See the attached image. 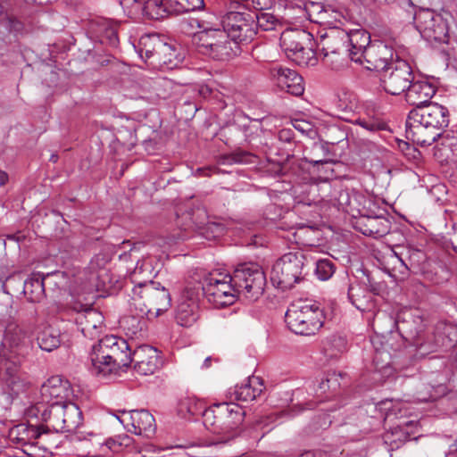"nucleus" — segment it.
<instances>
[{
  "mask_svg": "<svg viewBox=\"0 0 457 457\" xmlns=\"http://www.w3.org/2000/svg\"><path fill=\"white\" fill-rule=\"evenodd\" d=\"M155 271L150 258L137 262L129 275L134 284L131 295V305L138 310L141 315L160 316L167 312L171 305V298L168 290L160 283L152 280Z\"/></svg>",
  "mask_w": 457,
  "mask_h": 457,
  "instance_id": "obj_1",
  "label": "nucleus"
},
{
  "mask_svg": "<svg viewBox=\"0 0 457 457\" xmlns=\"http://www.w3.org/2000/svg\"><path fill=\"white\" fill-rule=\"evenodd\" d=\"M449 125V112L446 107L429 103L415 107L406 120V137L421 146L430 145Z\"/></svg>",
  "mask_w": 457,
  "mask_h": 457,
  "instance_id": "obj_2",
  "label": "nucleus"
},
{
  "mask_svg": "<svg viewBox=\"0 0 457 457\" xmlns=\"http://www.w3.org/2000/svg\"><path fill=\"white\" fill-rule=\"evenodd\" d=\"M133 352L129 343L116 336H106L92 346L89 370L100 378L116 374L132 362Z\"/></svg>",
  "mask_w": 457,
  "mask_h": 457,
  "instance_id": "obj_3",
  "label": "nucleus"
},
{
  "mask_svg": "<svg viewBox=\"0 0 457 457\" xmlns=\"http://www.w3.org/2000/svg\"><path fill=\"white\" fill-rule=\"evenodd\" d=\"M245 417L244 409L235 403H213L203 414L204 425L212 433L221 436L220 442L234 438Z\"/></svg>",
  "mask_w": 457,
  "mask_h": 457,
  "instance_id": "obj_4",
  "label": "nucleus"
},
{
  "mask_svg": "<svg viewBox=\"0 0 457 457\" xmlns=\"http://www.w3.org/2000/svg\"><path fill=\"white\" fill-rule=\"evenodd\" d=\"M285 319L291 331L303 336L314 335L324 323L323 311L317 303L308 301L292 303Z\"/></svg>",
  "mask_w": 457,
  "mask_h": 457,
  "instance_id": "obj_5",
  "label": "nucleus"
},
{
  "mask_svg": "<svg viewBox=\"0 0 457 457\" xmlns=\"http://www.w3.org/2000/svg\"><path fill=\"white\" fill-rule=\"evenodd\" d=\"M201 290L208 302L216 308L231 305L239 296L236 287H234L233 275L218 270L210 272L204 278L203 286L200 287Z\"/></svg>",
  "mask_w": 457,
  "mask_h": 457,
  "instance_id": "obj_6",
  "label": "nucleus"
},
{
  "mask_svg": "<svg viewBox=\"0 0 457 457\" xmlns=\"http://www.w3.org/2000/svg\"><path fill=\"white\" fill-rule=\"evenodd\" d=\"M305 257L300 253H287L273 264L270 271L272 284L287 290L303 278Z\"/></svg>",
  "mask_w": 457,
  "mask_h": 457,
  "instance_id": "obj_7",
  "label": "nucleus"
},
{
  "mask_svg": "<svg viewBox=\"0 0 457 457\" xmlns=\"http://www.w3.org/2000/svg\"><path fill=\"white\" fill-rule=\"evenodd\" d=\"M234 287L238 295L250 302L256 301L262 295L266 285V278L262 270L254 263L239 265L233 272Z\"/></svg>",
  "mask_w": 457,
  "mask_h": 457,
  "instance_id": "obj_8",
  "label": "nucleus"
},
{
  "mask_svg": "<svg viewBox=\"0 0 457 457\" xmlns=\"http://www.w3.org/2000/svg\"><path fill=\"white\" fill-rule=\"evenodd\" d=\"M193 43L199 53L216 60H226L233 55L232 42L223 29L194 32Z\"/></svg>",
  "mask_w": 457,
  "mask_h": 457,
  "instance_id": "obj_9",
  "label": "nucleus"
},
{
  "mask_svg": "<svg viewBox=\"0 0 457 457\" xmlns=\"http://www.w3.org/2000/svg\"><path fill=\"white\" fill-rule=\"evenodd\" d=\"M312 35L303 29H287L280 37V46L287 56L298 65H310L315 62L314 53L308 47Z\"/></svg>",
  "mask_w": 457,
  "mask_h": 457,
  "instance_id": "obj_10",
  "label": "nucleus"
},
{
  "mask_svg": "<svg viewBox=\"0 0 457 457\" xmlns=\"http://www.w3.org/2000/svg\"><path fill=\"white\" fill-rule=\"evenodd\" d=\"M43 416L48 426L56 432H72L82 424V411L71 401L51 404Z\"/></svg>",
  "mask_w": 457,
  "mask_h": 457,
  "instance_id": "obj_11",
  "label": "nucleus"
},
{
  "mask_svg": "<svg viewBox=\"0 0 457 457\" xmlns=\"http://www.w3.org/2000/svg\"><path fill=\"white\" fill-rule=\"evenodd\" d=\"M413 20L416 29L427 41H446L448 26L442 15L430 9H420L415 12Z\"/></svg>",
  "mask_w": 457,
  "mask_h": 457,
  "instance_id": "obj_12",
  "label": "nucleus"
},
{
  "mask_svg": "<svg viewBox=\"0 0 457 457\" xmlns=\"http://www.w3.org/2000/svg\"><path fill=\"white\" fill-rule=\"evenodd\" d=\"M413 80V73L410 64L396 59L387 69L382 71L380 82L384 90L393 96L403 93Z\"/></svg>",
  "mask_w": 457,
  "mask_h": 457,
  "instance_id": "obj_13",
  "label": "nucleus"
},
{
  "mask_svg": "<svg viewBox=\"0 0 457 457\" xmlns=\"http://www.w3.org/2000/svg\"><path fill=\"white\" fill-rule=\"evenodd\" d=\"M222 27L235 47H237V41L252 40L256 34L254 18L249 12H228L222 20Z\"/></svg>",
  "mask_w": 457,
  "mask_h": 457,
  "instance_id": "obj_14",
  "label": "nucleus"
},
{
  "mask_svg": "<svg viewBox=\"0 0 457 457\" xmlns=\"http://www.w3.org/2000/svg\"><path fill=\"white\" fill-rule=\"evenodd\" d=\"M199 296V286H188L182 291L176 311V320L179 326L190 328L196 322Z\"/></svg>",
  "mask_w": 457,
  "mask_h": 457,
  "instance_id": "obj_15",
  "label": "nucleus"
},
{
  "mask_svg": "<svg viewBox=\"0 0 457 457\" xmlns=\"http://www.w3.org/2000/svg\"><path fill=\"white\" fill-rule=\"evenodd\" d=\"M118 420L126 427L131 426L129 430L136 435L150 437L156 429L155 420L146 410L123 411Z\"/></svg>",
  "mask_w": 457,
  "mask_h": 457,
  "instance_id": "obj_16",
  "label": "nucleus"
},
{
  "mask_svg": "<svg viewBox=\"0 0 457 457\" xmlns=\"http://www.w3.org/2000/svg\"><path fill=\"white\" fill-rule=\"evenodd\" d=\"M394 55L391 46L383 41H375L366 49L362 61L367 63L368 70L383 71L395 61Z\"/></svg>",
  "mask_w": 457,
  "mask_h": 457,
  "instance_id": "obj_17",
  "label": "nucleus"
},
{
  "mask_svg": "<svg viewBox=\"0 0 457 457\" xmlns=\"http://www.w3.org/2000/svg\"><path fill=\"white\" fill-rule=\"evenodd\" d=\"M41 394L51 406V404H61L71 401L73 391L67 379L60 376H53L42 386Z\"/></svg>",
  "mask_w": 457,
  "mask_h": 457,
  "instance_id": "obj_18",
  "label": "nucleus"
},
{
  "mask_svg": "<svg viewBox=\"0 0 457 457\" xmlns=\"http://www.w3.org/2000/svg\"><path fill=\"white\" fill-rule=\"evenodd\" d=\"M30 345L27 332L16 324H9L4 331L3 341L0 344V355L7 357L8 353H21Z\"/></svg>",
  "mask_w": 457,
  "mask_h": 457,
  "instance_id": "obj_19",
  "label": "nucleus"
},
{
  "mask_svg": "<svg viewBox=\"0 0 457 457\" xmlns=\"http://www.w3.org/2000/svg\"><path fill=\"white\" fill-rule=\"evenodd\" d=\"M75 322L85 337L97 339L104 330V316L93 308H86L79 312Z\"/></svg>",
  "mask_w": 457,
  "mask_h": 457,
  "instance_id": "obj_20",
  "label": "nucleus"
},
{
  "mask_svg": "<svg viewBox=\"0 0 457 457\" xmlns=\"http://www.w3.org/2000/svg\"><path fill=\"white\" fill-rule=\"evenodd\" d=\"M270 75L281 90L295 96L303 94V79L295 71L276 66L270 70Z\"/></svg>",
  "mask_w": 457,
  "mask_h": 457,
  "instance_id": "obj_21",
  "label": "nucleus"
},
{
  "mask_svg": "<svg viewBox=\"0 0 457 457\" xmlns=\"http://www.w3.org/2000/svg\"><path fill=\"white\" fill-rule=\"evenodd\" d=\"M132 361L134 369L139 375L154 374L161 365V360L155 348L141 345L133 351Z\"/></svg>",
  "mask_w": 457,
  "mask_h": 457,
  "instance_id": "obj_22",
  "label": "nucleus"
},
{
  "mask_svg": "<svg viewBox=\"0 0 457 457\" xmlns=\"http://www.w3.org/2000/svg\"><path fill=\"white\" fill-rule=\"evenodd\" d=\"M354 227L363 235L378 238L389 233L391 222L383 215H370L368 210L366 214L357 219Z\"/></svg>",
  "mask_w": 457,
  "mask_h": 457,
  "instance_id": "obj_23",
  "label": "nucleus"
},
{
  "mask_svg": "<svg viewBox=\"0 0 457 457\" xmlns=\"http://www.w3.org/2000/svg\"><path fill=\"white\" fill-rule=\"evenodd\" d=\"M339 207L353 217H361L367 213L371 200L363 194L352 190H343L339 193L337 198Z\"/></svg>",
  "mask_w": 457,
  "mask_h": 457,
  "instance_id": "obj_24",
  "label": "nucleus"
},
{
  "mask_svg": "<svg viewBox=\"0 0 457 457\" xmlns=\"http://www.w3.org/2000/svg\"><path fill=\"white\" fill-rule=\"evenodd\" d=\"M265 386L261 378L256 376L249 377L240 385H237L228 392L230 400L238 402H252L262 395Z\"/></svg>",
  "mask_w": 457,
  "mask_h": 457,
  "instance_id": "obj_25",
  "label": "nucleus"
},
{
  "mask_svg": "<svg viewBox=\"0 0 457 457\" xmlns=\"http://www.w3.org/2000/svg\"><path fill=\"white\" fill-rule=\"evenodd\" d=\"M160 48L152 61L153 68H165L172 70L176 68L184 59V55L179 48L175 45L168 44L162 41L159 44Z\"/></svg>",
  "mask_w": 457,
  "mask_h": 457,
  "instance_id": "obj_26",
  "label": "nucleus"
},
{
  "mask_svg": "<svg viewBox=\"0 0 457 457\" xmlns=\"http://www.w3.org/2000/svg\"><path fill=\"white\" fill-rule=\"evenodd\" d=\"M371 44L370 36L364 29H358L347 32V50L350 53V59L355 62L363 63L364 53Z\"/></svg>",
  "mask_w": 457,
  "mask_h": 457,
  "instance_id": "obj_27",
  "label": "nucleus"
},
{
  "mask_svg": "<svg viewBox=\"0 0 457 457\" xmlns=\"http://www.w3.org/2000/svg\"><path fill=\"white\" fill-rule=\"evenodd\" d=\"M406 101L415 107L425 106L436 94L435 87L428 81H414L409 84Z\"/></svg>",
  "mask_w": 457,
  "mask_h": 457,
  "instance_id": "obj_28",
  "label": "nucleus"
},
{
  "mask_svg": "<svg viewBox=\"0 0 457 457\" xmlns=\"http://www.w3.org/2000/svg\"><path fill=\"white\" fill-rule=\"evenodd\" d=\"M347 31L341 29H332L320 36L317 47L322 54L347 50Z\"/></svg>",
  "mask_w": 457,
  "mask_h": 457,
  "instance_id": "obj_29",
  "label": "nucleus"
},
{
  "mask_svg": "<svg viewBox=\"0 0 457 457\" xmlns=\"http://www.w3.org/2000/svg\"><path fill=\"white\" fill-rule=\"evenodd\" d=\"M347 296L349 302L359 311L373 312L376 308L372 293L360 284H352L348 287Z\"/></svg>",
  "mask_w": 457,
  "mask_h": 457,
  "instance_id": "obj_30",
  "label": "nucleus"
},
{
  "mask_svg": "<svg viewBox=\"0 0 457 457\" xmlns=\"http://www.w3.org/2000/svg\"><path fill=\"white\" fill-rule=\"evenodd\" d=\"M162 40L155 34H146L139 38L137 49L139 56L152 66V61L154 60Z\"/></svg>",
  "mask_w": 457,
  "mask_h": 457,
  "instance_id": "obj_31",
  "label": "nucleus"
},
{
  "mask_svg": "<svg viewBox=\"0 0 457 457\" xmlns=\"http://www.w3.org/2000/svg\"><path fill=\"white\" fill-rule=\"evenodd\" d=\"M171 4L172 2H170V0L167 2H164V0H144L140 12L148 19H163L174 14L171 12Z\"/></svg>",
  "mask_w": 457,
  "mask_h": 457,
  "instance_id": "obj_32",
  "label": "nucleus"
},
{
  "mask_svg": "<svg viewBox=\"0 0 457 457\" xmlns=\"http://www.w3.org/2000/svg\"><path fill=\"white\" fill-rule=\"evenodd\" d=\"M342 118L353 124L359 125L369 132L382 130L386 127L382 120L373 112H367L358 115L353 114L351 118L347 116H343Z\"/></svg>",
  "mask_w": 457,
  "mask_h": 457,
  "instance_id": "obj_33",
  "label": "nucleus"
},
{
  "mask_svg": "<svg viewBox=\"0 0 457 457\" xmlns=\"http://www.w3.org/2000/svg\"><path fill=\"white\" fill-rule=\"evenodd\" d=\"M386 270L396 280H403L409 276V267L395 251L386 256Z\"/></svg>",
  "mask_w": 457,
  "mask_h": 457,
  "instance_id": "obj_34",
  "label": "nucleus"
},
{
  "mask_svg": "<svg viewBox=\"0 0 457 457\" xmlns=\"http://www.w3.org/2000/svg\"><path fill=\"white\" fill-rule=\"evenodd\" d=\"M3 380L7 387L6 393L8 395H18L24 390L25 384L20 376L18 367L14 364L5 368Z\"/></svg>",
  "mask_w": 457,
  "mask_h": 457,
  "instance_id": "obj_35",
  "label": "nucleus"
},
{
  "mask_svg": "<svg viewBox=\"0 0 457 457\" xmlns=\"http://www.w3.org/2000/svg\"><path fill=\"white\" fill-rule=\"evenodd\" d=\"M38 346L46 352H52L60 346L61 339L59 331L53 328H45L37 337Z\"/></svg>",
  "mask_w": 457,
  "mask_h": 457,
  "instance_id": "obj_36",
  "label": "nucleus"
},
{
  "mask_svg": "<svg viewBox=\"0 0 457 457\" xmlns=\"http://www.w3.org/2000/svg\"><path fill=\"white\" fill-rule=\"evenodd\" d=\"M23 292L31 302H38L44 295L43 278L34 275L24 282Z\"/></svg>",
  "mask_w": 457,
  "mask_h": 457,
  "instance_id": "obj_37",
  "label": "nucleus"
},
{
  "mask_svg": "<svg viewBox=\"0 0 457 457\" xmlns=\"http://www.w3.org/2000/svg\"><path fill=\"white\" fill-rule=\"evenodd\" d=\"M15 430L17 432V440L22 445H33L34 441L46 432L43 426L19 425Z\"/></svg>",
  "mask_w": 457,
  "mask_h": 457,
  "instance_id": "obj_38",
  "label": "nucleus"
},
{
  "mask_svg": "<svg viewBox=\"0 0 457 457\" xmlns=\"http://www.w3.org/2000/svg\"><path fill=\"white\" fill-rule=\"evenodd\" d=\"M383 439L385 444L388 445L391 450H395L410 440L409 433L402 427H396L391 431L384 434Z\"/></svg>",
  "mask_w": 457,
  "mask_h": 457,
  "instance_id": "obj_39",
  "label": "nucleus"
},
{
  "mask_svg": "<svg viewBox=\"0 0 457 457\" xmlns=\"http://www.w3.org/2000/svg\"><path fill=\"white\" fill-rule=\"evenodd\" d=\"M322 54L325 64L335 71H339L345 68L348 63V59H350V53L348 50L328 53V54L326 53H322Z\"/></svg>",
  "mask_w": 457,
  "mask_h": 457,
  "instance_id": "obj_40",
  "label": "nucleus"
},
{
  "mask_svg": "<svg viewBox=\"0 0 457 457\" xmlns=\"http://www.w3.org/2000/svg\"><path fill=\"white\" fill-rule=\"evenodd\" d=\"M254 27L263 31H270L276 29L279 24L278 20L270 12H260L254 16Z\"/></svg>",
  "mask_w": 457,
  "mask_h": 457,
  "instance_id": "obj_41",
  "label": "nucleus"
},
{
  "mask_svg": "<svg viewBox=\"0 0 457 457\" xmlns=\"http://www.w3.org/2000/svg\"><path fill=\"white\" fill-rule=\"evenodd\" d=\"M170 2H172L171 12L174 14L194 12L204 6V0H170Z\"/></svg>",
  "mask_w": 457,
  "mask_h": 457,
  "instance_id": "obj_42",
  "label": "nucleus"
},
{
  "mask_svg": "<svg viewBox=\"0 0 457 457\" xmlns=\"http://www.w3.org/2000/svg\"><path fill=\"white\" fill-rule=\"evenodd\" d=\"M358 99L355 94L342 91L338 95L337 108L345 114H350L357 108Z\"/></svg>",
  "mask_w": 457,
  "mask_h": 457,
  "instance_id": "obj_43",
  "label": "nucleus"
},
{
  "mask_svg": "<svg viewBox=\"0 0 457 457\" xmlns=\"http://www.w3.org/2000/svg\"><path fill=\"white\" fill-rule=\"evenodd\" d=\"M253 155L245 151H237L228 155H223L220 158L219 163L227 165L233 163H251L253 162Z\"/></svg>",
  "mask_w": 457,
  "mask_h": 457,
  "instance_id": "obj_44",
  "label": "nucleus"
},
{
  "mask_svg": "<svg viewBox=\"0 0 457 457\" xmlns=\"http://www.w3.org/2000/svg\"><path fill=\"white\" fill-rule=\"evenodd\" d=\"M316 275L320 280H328L335 272L334 263L328 259L319 260L316 263Z\"/></svg>",
  "mask_w": 457,
  "mask_h": 457,
  "instance_id": "obj_45",
  "label": "nucleus"
},
{
  "mask_svg": "<svg viewBox=\"0 0 457 457\" xmlns=\"http://www.w3.org/2000/svg\"><path fill=\"white\" fill-rule=\"evenodd\" d=\"M372 344L375 347V354H374V357H373V362L375 364V366L378 368V369H383V368H386L389 362H390V353L389 352L387 351L386 348L385 347H382V349H378L376 345L378 343V338H374L372 339Z\"/></svg>",
  "mask_w": 457,
  "mask_h": 457,
  "instance_id": "obj_46",
  "label": "nucleus"
},
{
  "mask_svg": "<svg viewBox=\"0 0 457 457\" xmlns=\"http://www.w3.org/2000/svg\"><path fill=\"white\" fill-rule=\"evenodd\" d=\"M110 261L111 256L107 253H99L92 258L89 263V269L92 272L96 273V277L98 278L101 276L98 272L104 271V268Z\"/></svg>",
  "mask_w": 457,
  "mask_h": 457,
  "instance_id": "obj_47",
  "label": "nucleus"
},
{
  "mask_svg": "<svg viewBox=\"0 0 457 457\" xmlns=\"http://www.w3.org/2000/svg\"><path fill=\"white\" fill-rule=\"evenodd\" d=\"M131 442V438L127 435H120L115 437L108 438L104 445L113 453H119L123 446H128Z\"/></svg>",
  "mask_w": 457,
  "mask_h": 457,
  "instance_id": "obj_48",
  "label": "nucleus"
},
{
  "mask_svg": "<svg viewBox=\"0 0 457 457\" xmlns=\"http://www.w3.org/2000/svg\"><path fill=\"white\" fill-rule=\"evenodd\" d=\"M224 231L225 227L222 224L218 222H208L202 228L201 233L205 238L211 240L222 236Z\"/></svg>",
  "mask_w": 457,
  "mask_h": 457,
  "instance_id": "obj_49",
  "label": "nucleus"
},
{
  "mask_svg": "<svg viewBox=\"0 0 457 457\" xmlns=\"http://www.w3.org/2000/svg\"><path fill=\"white\" fill-rule=\"evenodd\" d=\"M102 37L103 40L106 41L109 45L116 46L119 43L118 24L107 23L104 25Z\"/></svg>",
  "mask_w": 457,
  "mask_h": 457,
  "instance_id": "obj_50",
  "label": "nucleus"
},
{
  "mask_svg": "<svg viewBox=\"0 0 457 457\" xmlns=\"http://www.w3.org/2000/svg\"><path fill=\"white\" fill-rule=\"evenodd\" d=\"M339 386L338 378L337 375L334 373L330 375L329 378H326V380H322L320 384V389L321 393H327V391L331 392L332 394L336 393Z\"/></svg>",
  "mask_w": 457,
  "mask_h": 457,
  "instance_id": "obj_51",
  "label": "nucleus"
},
{
  "mask_svg": "<svg viewBox=\"0 0 457 457\" xmlns=\"http://www.w3.org/2000/svg\"><path fill=\"white\" fill-rule=\"evenodd\" d=\"M120 324L124 329H128L132 335H136L141 329L139 319L134 316L123 318Z\"/></svg>",
  "mask_w": 457,
  "mask_h": 457,
  "instance_id": "obj_52",
  "label": "nucleus"
},
{
  "mask_svg": "<svg viewBox=\"0 0 457 457\" xmlns=\"http://www.w3.org/2000/svg\"><path fill=\"white\" fill-rule=\"evenodd\" d=\"M123 9L130 13H137L141 11L144 0H119Z\"/></svg>",
  "mask_w": 457,
  "mask_h": 457,
  "instance_id": "obj_53",
  "label": "nucleus"
},
{
  "mask_svg": "<svg viewBox=\"0 0 457 457\" xmlns=\"http://www.w3.org/2000/svg\"><path fill=\"white\" fill-rule=\"evenodd\" d=\"M182 30L187 33H191L194 29H200V21L197 19H188L184 21L181 24ZM194 32H192L193 34Z\"/></svg>",
  "mask_w": 457,
  "mask_h": 457,
  "instance_id": "obj_54",
  "label": "nucleus"
},
{
  "mask_svg": "<svg viewBox=\"0 0 457 457\" xmlns=\"http://www.w3.org/2000/svg\"><path fill=\"white\" fill-rule=\"evenodd\" d=\"M220 29L219 23H214L209 20H201L200 21V30L197 32H210V30H219Z\"/></svg>",
  "mask_w": 457,
  "mask_h": 457,
  "instance_id": "obj_55",
  "label": "nucleus"
},
{
  "mask_svg": "<svg viewBox=\"0 0 457 457\" xmlns=\"http://www.w3.org/2000/svg\"><path fill=\"white\" fill-rule=\"evenodd\" d=\"M335 345L340 346L338 351H341L345 347V340L339 337H333L327 340L325 345V350L328 352Z\"/></svg>",
  "mask_w": 457,
  "mask_h": 457,
  "instance_id": "obj_56",
  "label": "nucleus"
},
{
  "mask_svg": "<svg viewBox=\"0 0 457 457\" xmlns=\"http://www.w3.org/2000/svg\"><path fill=\"white\" fill-rule=\"evenodd\" d=\"M278 139L284 142H290L293 138V130L291 129H283L278 132Z\"/></svg>",
  "mask_w": 457,
  "mask_h": 457,
  "instance_id": "obj_57",
  "label": "nucleus"
},
{
  "mask_svg": "<svg viewBox=\"0 0 457 457\" xmlns=\"http://www.w3.org/2000/svg\"><path fill=\"white\" fill-rule=\"evenodd\" d=\"M192 403V401L189 399L184 400L180 403V411H182L183 408H187V412L189 415H195L197 413L196 406L194 404L193 406H190Z\"/></svg>",
  "mask_w": 457,
  "mask_h": 457,
  "instance_id": "obj_58",
  "label": "nucleus"
},
{
  "mask_svg": "<svg viewBox=\"0 0 457 457\" xmlns=\"http://www.w3.org/2000/svg\"><path fill=\"white\" fill-rule=\"evenodd\" d=\"M253 6L262 12L263 9L269 8L271 4V0H252Z\"/></svg>",
  "mask_w": 457,
  "mask_h": 457,
  "instance_id": "obj_59",
  "label": "nucleus"
},
{
  "mask_svg": "<svg viewBox=\"0 0 457 457\" xmlns=\"http://www.w3.org/2000/svg\"><path fill=\"white\" fill-rule=\"evenodd\" d=\"M8 181V174L0 170V186H4Z\"/></svg>",
  "mask_w": 457,
  "mask_h": 457,
  "instance_id": "obj_60",
  "label": "nucleus"
},
{
  "mask_svg": "<svg viewBox=\"0 0 457 457\" xmlns=\"http://www.w3.org/2000/svg\"><path fill=\"white\" fill-rule=\"evenodd\" d=\"M212 361V357H207L205 358L204 363H203V368L204 369H207L211 366V362Z\"/></svg>",
  "mask_w": 457,
  "mask_h": 457,
  "instance_id": "obj_61",
  "label": "nucleus"
},
{
  "mask_svg": "<svg viewBox=\"0 0 457 457\" xmlns=\"http://www.w3.org/2000/svg\"><path fill=\"white\" fill-rule=\"evenodd\" d=\"M385 316V313L384 312H377L375 313L374 315V322H378V320H380L383 317Z\"/></svg>",
  "mask_w": 457,
  "mask_h": 457,
  "instance_id": "obj_62",
  "label": "nucleus"
},
{
  "mask_svg": "<svg viewBox=\"0 0 457 457\" xmlns=\"http://www.w3.org/2000/svg\"><path fill=\"white\" fill-rule=\"evenodd\" d=\"M309 162H310V163H313V164H320V163H323V162H324V161H322V160H314V159H310V160H309Z\"/></svg>",
  "mask_w": 457,
  "mask_h": 457,
  "instance_id": "obj_63",
  "label": "nucleus"
},
{
  "mask_svg": "<svg viewBox=\"0 0 457 457\" xmlns=\"http://www.w3.org/2000/svg\"><path fill=\"white\" fill-rule=\"evenodd\" d=\"M327 11L325 10H320V12H319V15L320 16V19H325V13H326Z\"/></svg>",
  "mask_w": 457,
  "mask_h": 457,
  "instance_id": "obj_64",
  "label": "nucleus"
}]
</instances>
